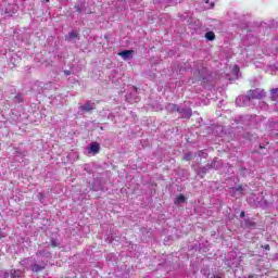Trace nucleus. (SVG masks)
Instances as JSON below:
<instances>
[{
  "mask_svg": "<svg viewBox=\"0 0 278 278\" xmlns=\"http://www.w3.org/2000/svg\"><path fill=\"white\" fill-rule=\"evenodd\" d=\"M205 3H210V0H205Z\"/></svg>",
  "mask_w": 278,
  "mask_h": 278,
  "instance_id": "obj_21",
  "label": "nucleus"
},
{
  "mask_svg": "<svg viewBox=\"0 0 278 278\" xmlns=\"http://www.w3.org/2000/svg\"><path fill=\"white\" fill-rule=\"evenodd\" d=\"M124 60H131L134 58V50H125L118 53Z\"/></svg>",
  "mask_w": 278,
  "mask_h": 278,
  "instance_id": "obj_3",
  "label": "nucleus"
},
{
  "mask_svg": "<svg viewBox=\"0 0 278 278\" xmlns=\"http://www.w3.org/2000/svg\"><path fill=\"white\" fill-rule=\"evenodd\" d=\"M78 38L79 35L77 34V31H72L65 37V40H67L68 42H73V40H77Z\"/></svg>",
  "mask_w": 278,
  "mask_h": 278,
  "instance_id": "obj_6",
  "label": "nucleus"
},
{
  "mask_svg": "<svg viewBox=\"0 0 278 278\" xmlns=\"http://www.w3.org/2000/svg\"><path fill=\"white\" fill-rule=\"evenodd\" d=\"M244 190H245L244 187L239 186V187L232 188L230 192L233 197H242V194H244Z\"/></svg>",
  "mask_w": 278,
  "mask_h": 278,
  "instance_id": "obj_4",
  "label": "nucleus"
},
{
  "mask_svg": "<svg viewBox=\"0 0 278 278\" xmlns=\"http://www.w3.org/2000/svg\"><path fill=\"white\" fill-rule=\"evenodd\" d=\"M271 99L273 101H278V89L271 90Z\"/></svg>",
  "mask_w": 278,
  "mask_h": 278,
  "instance_id": "obj_13",
  "label": "nucleus"
},
{
  "mask_svg": "<svg viewBox=\"0 0 278 278\" xmlns=\"http://www.w3.org/2000/svg\"><path fill=\"white\" fill-rule=\"evenodd\" d=\"M1 238H5V236L1 235V232H0V240H1Z\"/></svg>",
  "mask_w": 278,
  "mask_h": 278,
  "instance_id": "obj_18",
  "label": "nucleus"
},
{
  "mask_svg": "<svg viewBox=\"0 0 278 278\" xmlns=\"http://www.w3.org/2000/svg\"><path fill=\"white\" fill-rule=\"evenodd\" d=\"M30 270L33 273H40V270H45V266L38 265V264H34V265L30 266Z\"/></svg>",
  "mask_w": 278,
  "mask_h": 278,
  "instance_id": "obj_8",
  "label": "nucleus"
},
{
  "mask_svg": "<svg viewBox=\"0 0 278 278\" xmlns=\"http://www.w3.org/2000/svg\"><path fill=\"white\" fill-rule=\"evenodd\" d=\"M264 97H266V91L264 89L250 90L248 97L241 96L237 98L236 103L237 105L242 106L247 105V102L242 101H247L248 99H264Z\"/></svg>",
  "mask_w": 278,
  "mask_h": 278,
  "instance_id": "obj_1",
  "label": "nucleus"
},
{
  "mask_svg": "<svg viewBox=\"0 0 278 278\" xmlns=\"http://www.w3.org/2000/svg\"><path fill=\"white\" fill-rule=\"evenodd\" d=\"M181 203H186V197L184 195H178L176 199H175V204L176 205H181Z\"/></svg>",
  "mask_w": 278,
  "mask_h": 278,
  "instance_id": "obj_10",
  "label": "nucleus"
},
{
  "mask_svg": "<svg viewBox=\"0 0 278 278\" xmlns=\"http://www.w3.org/2000/svg\"><path fill=\"white\" fill-rule=\"evenodd\" d=\"M265 250H266V251H270V245H268V244L265 245Z\"/></svg>",
  "mask_w": 278,
  "mask_h": 278,
  "instance_id": "obj_16",
  "label": "nucleus"
},
{
  "mask_svg": "<svg viewBox=\"0 0 278 278\" xmlns=\"http://www.w3.org/2000/svg\"><path fill=\"white\" fill-rule=\"evenodd\" d=\"M11 275H12V277H16V276H14V273H12V271H11Z\"/></svg>",
  "mask_w": 278,
  "mask_h": 278,
  "instance_id": "obj_20",
  "label": "nucleus"
},
{
  "mask_svg": "<svg viewBox=\"0 0 278 278\" xmlns=\"http://www.w3.org/2000/svg\"><path fill=\"white\" fill-rule=\"evenodd\" d=\"M238 73H240V68L238 67V65H233L232 74L235 75V79H238Z\"/></svg>",
  "mask_w": 278,
  "mask_h": 278,
  "instance_id": "obj_12",
  "label": "nucleus"
},
{
  "mask_svg": "<svg viewBox=\"0 0 278 278\" xmlns=\"http://www.w3.org/2000/svg\"><path fill=\"white\" fill-rule=\"evenodd\" d=\"M240 216L241 218H244V212H241Z\"/></svg>",
  "mask_w": 278,
  "mask_h": 278,
  "instance_id": "obj_17",
  "label": "nucleus"
},
{
  "mask_svg": "<svg viewBox=\"0 0 278 278\" xmlns=\"http://www.w3.org/2000/svg\"><path fill=\"white\" fill-rule=\"evenodd\" d=\"M80 110L84 112H92V110H94V104L87 102L85 105L80 106Z\"/></svg>",
  "mask_w": 278,
  "mask_h": 278,
  "instance_id": "obj_7",
  "label": "nucleus"
},
{
  "mask_svg": "<svg viewBox=\"0 0 278 278\" xmlns=\"http://www.w3.org/2000/svg\"><path fill=\"white\" fill-rule=\"evenodd\" d=\"M179 114H181L182 118H190L192 116V110L180 109Z\"/></svg>",
  "mask_w": 278,
  "mask_h": 278,
  "instance_id": "obj_5",
  "label": "nucleus"
},
{
  "mask_svg": "<svg viewBox=\"0 0 278 278\" xmlns=\"http://www.w3.org/2000/svg\"><path fill=\"white\" fill-rule=\"evenodd\" d=\"M101 149V144L98 142H92L89 147H87L88 155H97Z\"/></svg>",
  "mask_w": 278,
  "mask_h": 278,
  "instance_id": "obj_2",
  "label": "nucleus"
},
{
  "mask_svg": "<svg viewBox=\"0 0 278 278\" xmlns=\"http://www.w3.org/2000/svg\"><path fill=\"white\" fill-rule=\"evenodd\" d=\"M22 264L25 266L26 264H29V258H25L22 261Z\"/></svg>",
  "mask_w": 278,
  "mask_h": 278,
  "instance_id": "obj_14",
  "label": "nucleus"
},
{
  "mask_svg": "<svg viewBox=\"0 0 278 278\" xmlns=\"http://www.w3.org/2000/svg\"><path fill=\"white\" fill-rule=\"evenodd\" d=\"M166 110H167L168 112H179V111H180V109L177 108V105H176V104H173V103H169V104L166 106Z\"/></svg>",
  "mask_w": 278,
  "mask_h": 278,
  "instance_id": "obj_9",
  "label": "nucleus"
},
{
  "mask_svg": "<svg viewBox=\"0 0 278 278\" xmlns=\"http://www.w3.org/2000/svg\"><path fill=\"white\" fill-rule=\"evenodd\" d=\"M185 160H192V156H190V154H187L186 156H185Z\"/></svg>",
  "mask_w": 278,
  "mask_h": 278,
  "instance_id": "obj_15",
  "label": "nucleus"
},
{
  "mask_svg": "<svg viewBox=\"0 0 278 278\" xmlns=\"http://www.w3.org/2000/svg\"><path fill=\"white\" fill-rule=\"evenodd\" d=\"M211 8H214V2L211 3Z\"/></svg>",
  "mask_w": 278,
  "mask_h": 278,
  "instance_id": "obj_19",
  "label": "nucleus"
},
{
  "mask_svg": "<svg viewBox=\"0 0 278 278\" xmlns=\"http://www.w3.org/2000/svg\"><path fill=\"white\" fill-rule=\"evenodd\" d=\"M215 38H216V35H214V31H207L205 34V39L206 40H215Z\"/></svg>",
  "mask_w": 278,
  "mask_h": 278,
  "instance_id": "obj_11",
  "label": "nucleus"
}]
</instances>
